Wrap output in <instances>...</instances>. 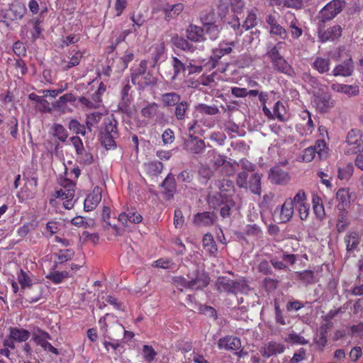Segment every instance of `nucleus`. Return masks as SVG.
Returning a JSON list of instances; mask_svg holds the SVG:
<instances>
[{"instance_id": "obj_1", "label": "nucleus", "mask_w": 363, "mask_h": 363, "mask_svg": "<svg viewBox=\"0 0 363 363\" xmlns=\"http://www.w3.org/2000/svg\"><path fill=\"white\" fill-rule=\"evenodd\" d=\"M65 174L69 177H60L59 184L61 188L56 190L53 194V198L50 199V204L55 205V199L64 200L63 206L66 209H71L74 206L73 201L75 195L76 181L81 174V169L79 167H74L69 172L67 170Z\"/></svg>"}, {"instance_id": "obj_2", "label": "nucleus", "mask_w": 363, "mask_h": 363, "mask_svg": "<svg viewBox=\"0 0 363 363\" xmlns=\"http://www.w3.org/2000/svg\"><path fill=\"white\" fill-rule=\"evenodd\" d=\"M216 289L220 293L237 295L238 294H247L250 287L245 279L233 280L227 277H218L216 282Z\"/></svg>"}, {"instance_id": "obj_3", "label": "nucleus", "mask_w": 363, "mask_h": 363, "mask_svg": "<svg viewBox=\"0 0 363 363\" xmlns=\"http://www.w3.org/2000/svg\"><path fill=\"white\" fill-rule=\"evenodd\" d=\"M143 117L142 124L147 125L162 123L164 120V113L160 108L158 104L155 102L147 103L140 111Z\"/></svg>"}, {"instance_id": "obj_4", "label": "nucleus", "mask_w": 363, "mask_h": 363, "mask_svg": "<svg viewBox=\"0 0 363 363\" xmlns=\"http://www.w3.org/2000/svg\"><path fill=\"white\" fill-rule=\"evenodd\" d=\"M105 127L100 132L101 145L107 150L114 148L116 146L115 140L119 134L117 128V121L114 119H107L104 122Z\"/></svg>"}, {"instance_id": "obj_5", "label": "nucleus", "mask_w": 363, "mask_h": 363, "mask_svg": "<svg viewBox=\"0 0 363 363\" xmlns=\"http://www.w3.org/2000/svg\"><path fill=\"white\" fill-rule=\"evenodd\" d=\"M363 152V133L357 128L351 129L345 139V153L347 155Z\"/></svg>"}, {"instance_id": "obj_6", "label": "nucleus", "mask_w": 363, "mask_h": 363, "mask_svg": "<svg viewBox=\"0 0 363 363\" xmlns=\"http://www.w3.org/2000/svg\"><path fill=\"white\" fill-rule=\"evenodd\" d=\"M267 55L269 58L274 69L286 75L292 76L294 74L293 68L279 53L277 45H274L269 50Z\"/></svg>"}, {"instance_id": "obj_7", "label": "nucleus", "mask_w": 363, "mask_h": 363, "mask_svg": "<svg viewBox=\"0 0 363 363\" xmlns=\"http://www.w3.org/2000/svg\"><path fill=\"white\" fill-rule=\"evenodd\" d=\"M316 155L320 160L327 157L328 151L325 140H318L313 146L304 149L299 158L302 162H310L315 158Z\"/></svg>"}, {"instance_id": "obj_8", "label": "nucleus", "mask_w": 363, "mask_h": 363, "mask_svg": "<svg viewBox=\"0 0 363 363\" xmlns=\"http://www.w3.org/2000/svg\"><path fill=\"white\" fill-rule=\"evenodd\" d=\"M106 90V86L101 82L97 90L91 94L90 97L81 96L79 99V103L83 108L87 109H96L99 108L102 103V95Z\"/></svg>"}, {"instance_id": "obj_9", "label": "nucleus", "mask_w": 363, "mask_h": 363, "mask_svg": "<svg viewBox=\"0 0 363 363\" xmlns=\"http://www.w3.org/2000/svg\"><path fill=\"white\" fill-rule=\"evenodd\" d=\"M191 282V290H202L210 283V277L204 271L195 270L191 274H187Z\"/></svg>"}, {"instance_id": "obj_10", "label": "nucleus", "mask_w": 363, "mask_h": 363, "mask_svg": "<svg viewBox=\"0 0 363 363\" xmlns=\"http://www.w3.org/2000/svg\"><path fill=\"white\" fill-rule=\"evenodd\" d=\"M345 2L342 0H333L320 11V17L323 22L334 18L342 9Z\"/></svg>"}, {"instance_id": "obj_11", "label": "nucleus", "mask_w": 363, "mask_h": 363, "mask_svg": "<svg viewBox=\"0 0 363 363\" xmlns=\"http://www.w3.org/2000/svg\"><path fill=\"white\" fill-rule=\"evenodd\" d=\"M258 9L255 7L248 10L247 16L242 25H240L239 18H237L236 23L233 26L234 30H238L242 27L245 30H249L258 25Z\"/></svg>"}, {"instance_id": "obj_12", "label": "nucleus", "mask_w": 363, "mask_h": 363, "mask_svg": "<svg viewBox=\"0 0 363 363\" xmlns=\"http://www.w3.org/2000/svg\"><path fill=\"white\" fill-rule=\"evenodd\" d=\"M294 213V206L292 204L291 198L286 199L284 203L281 206L280 210L278 208L274 211V216L278 214L277 220L279 223H287L293 217Z\"/></svg>"}, {"instance_id": "obj_13", "label": "nucleus", "mask_w": 363, "mask_h": 363, "mask_svg": "<svg viewBox=\"0 0 363 363\" xmlns=\"http://www.w3.org/2000/svg\"><path fill=\"white\" fill-rule=\"evenodd\" d=\"M184 148L190 154L198 155L203 153L206 150L203 140L194 135H190L184 143Z\"/></svg>"}, {"instance_id": "obj_14", "label": "nucleus", "mask_w": 363, "mask_h": 363, "mask_svg": "<svg viewBox=\"0 0 363 363\" xmlns=\"http://www.w3.org/2000/svg\"><path fill=\"white\" fill-rule=\"evenodd\" d=\"M102 189L98 186H95L92 191L87 195L84 202V208L86 211L94 210L102 198Z\"/></svg>"}, {"instance_id": "obj_15", "label": "nucleus", "mask_w": 363, "mask_h": 363, "mask_svg": "<svg viewBox=\"0 0 363 363\" xmlns=\"http://www.w3.org/2000/svg\"><path fill=\"white\" fill-rule=\"evenodd\" d=\"M314 104L320 113H327L334 107L335 101L330 94H323L315 98Z\"/></svg>"}, {"instance_id": "obj_16", "label": "nucleus", "mask_w": 363, "mask_h": 363, "mask_svg": "<svg viewBox=\"0 0 363 363\" xmlns=\"http://www.w3.org/2000/svg\"><path fill=\"white\" fill-rule=\"evenodd\" d=\"M218 347L220 350H238L241 347V341L235 336L227 335L219 339Z\"/></svg>"}, {"instance_id": "obj_17", "label": "nucleus", "mask_w": 363, "mask_h": 363, "mask_svg": "<svg viewBox=\"0 0 363 363\" xmlns=\"http://www.w3.org/2000/svg\"><path fill=\"white\" fill-rule=\"evenodd\" d=\"M269 179L276 184H284L289 182L290 177L286 171L281 169L279 167L275 166L271 168Z\"/></svg>"}, {"instance_id": "obj_18", "label": "nucleus", "mask_w": 363, "mask_h": 363, "mask_svg": "<svg viewBox=\"0 0 363 363\" xmlns=\"http://www.w3.org/2000/svg\"><path fill=\"white\" fill-rule=\"evenodd\" d=\"M354 65L352 58L337 65L333 70V75L335 77H350L352 74Z\"/></svg>"}, {"instance_id": "obj_19", "label": "nucleus", "mask_w": 363, "mask_h": 363, "mask_svg": "<svg viewBox=\"0 0 363 363\" xmlns=\"http://www.w3.org/2000/svg\"><path fill=\"white\" fill-rule=\"evenodd\" d=\"M337 209H347L351 203V194L349 188H341L336 192Z\"/></svg>"}, {"instance_id": "obj_20", "label": "nucleus", "mask_w": 363, "mask_h": 363, "mask_svg": "<svg viewBox=\"0 0 363 363\" xmlns=\"http://www.w3.org/2000/svg\"><path fill=\"white\" fill-rule=\"evenodd\" d=\"M150 52L154 62L153 67H155L158 62L163 61L166 57L164 43L158 42L155 43L150 48Z\"/></svg>"}, {"instance_id": "obj_21", "label": "nucleus", "mask_w": 363, "mask_h": 363, "mask_svg": "<svg viewBox=\"0 0 363 363\" xmlns=\"http://www.w3.org/2000/svg\"><path fill=\"white\" fill-rule=\"evenodd\" d=\"M118 220L124 225H128V223L138 224L143 220L142 216L133 210H128L119 214Z\"/></svg>"}, {"instance_id": "obj_22", "label": "nucleus", "mask_w": 363, "mask_h": 363, "mask_svg": "<svg viewBox=\"0 0 363 363\" xmlns=\"http://www.w3.org/2000/svg\"><path fill=\"white\" fill-rule=\"evenodd\" d=\"M216 219V216L213 212L205 211L197 213L194 218V223L198 226L211 225Z\"/></svg>"}, {"instance_id": "obj_23", "label": "nucleus", "mask_w": 363, "mask_h": 363, "mask_svg": "<svg viewBox=\"0 0 363 363\" xmlns=\"http://www.w3.org/2000/svg\"><path fill=\"white\" fill-rule=\"evenodd\" d=\"M51 339L50 335L39 328H37L33 332V340L37 344L40 346L44 350H46V346L50 345V342L48 341Z\"/></svg>"}, {"instance_id": "obj_24", "label": "nucleus", "mask_w": 363, "mask_h": 363, "mask_svg": "<svg viewBox=\"0 0 363 363\" xmlns=\"http://www.w3.org/2000/svg\"><path fill=\"white\" fill-rule=\"evenodd\" d=\"M342 28L339 25H335L328 28L323 33H319L320 40L323 43L328 40H335L342 35Z\"/></svg>"}, {"instance_id": "obj_25", "label": "nucleus", "mask_w": 363, "mask_h": 363, "mask_svg": "<svg viewBox=\"0 0 363 363\" xmlns=\"http://www.w3.org/2000/svg\"><path fill=\"white\" fill-rule=\"evenodd\" d=\"M186 38L193 42H201L205 40L203 28L190 24L186 29Z\"/></svg>"}, {"instance_id": "obj_26", "label": "nucleus", "mask_w": 363, "mask_h": 363, "mask_svg": "<svg viewBox=\"0 0 363 363\" xmlns=\"http://www.w3.org/2000/svg\"><path fill=\"white\" fill-rule=\"evenodd\" d=\"M132 82L138 85L140 89H144L145 87L150 85H155L157 83V79L153 75L149 72L144 75H136L132 77Z\"/></svg>"}, {"instance_id": "obj_27", "label": "nucleus", "mask_w": 363, "mask_h": 363, "mask_svg": "<svg viewBox=\"0 0 363 363\" xmlns=\"http://www.w3.org/2000/svg\"><path fill=\"white\" fill-rule=\"evenodd\" d=\"M54 256L55 259L54 267L57 268L60 265L71 260L74 256V252L72 249L60 250L54 253Z\"/></svg>"}, {"instance_id": "obj_28", "label": "nucleus", "mask_w": 363, "mask_h": 363, "mask_svg": "<svg viewBox=\"0 0 363 363\" xmlns=\"http://www.w3.org/2000/svg\"><path fill=\"white\" fill-rule=\"evenodd\" d=\"M161 186L164 189V194H165L169 199L172 198L177 188L174 176L170 173L168 174L164 180L162 182Z\"/></svg>"}, {"instance_id": "obj_29", "label": "nucleus", "mask_w": 363, "mask_h": 363, "mask_svg": "<svg viewBox=\"0 0 363 363\" xmlns=\"http://www.w3.org/2000/svg\"><path fill=\"white\" fill-rule=\"evenodd\" d=\"M288 15L291 21L289 23V30L291 37L294 39H298L303 34V30L301 26V23L295 15L291 12H289Z\"/></svg>"}, {"instance_id": "obj_30", "label": "nucleus", "mask_w": 363, "mask_h": 363, "mask_svg": "<svg viewBox=\"0 0 363 363\" xmlns=\"http://www.w3.org/2000/svg\"><path fill=\"white\" fill-rule=\"evenodd\" d=\"M184 6L182 3L175 4L171 6H166L162 9L164 13V19L170 21L172 19L176 18L184 10Z\"/></svg>"}, {"instance_id": "obj_31", "label": "nucleus", "mask_w": 363, "mask_h": 363, "mask_svg": "<svg viewBox=\"0 0 363 363\" xmlns=\"http://www.w3.org/2000/svg\"><path fill=\"white\" fill-rule=\"evenodd\" d=\"M203 247L210 256H216L218 248L216 241L211 233H206L203 235L202 240Z\"/></svg>"}, {"instance_id": "obj_32", "label": "nucleus", "mask_w": 363, "mask_h": 363, "mask_svg": "<svg viewBox=\"0 0 363 363\" xmlns=\"http://www.w3.org/2000/svg\"><path fill=\"white\" fill-rule=\"evenodd\" d=\"M83 57V53L79 50L76 51L70 57L69 60H62L60 62L61 68L63 71H67L69 69L79 65L81 60Z\"/></svg>"}, {"instance_id": "obj_33", "label": "nucleus", "mask_w": 363, "mask_h": 363, "mask_svg": "<svg viewBox=\"0 0 363 363\" xmlns=\"http://www.w3.org/2000/svg\"><path fill=\"white\" fill-rule=\"evenodd\" d=\"M26 13L23 6L19 4H13L6 11V17L11 21L21 20Z\"/></svg>"}, {"instance_id": "obj_34", "label": "nucleus", "mask_w": 363, "mask_h": 363, "mask_svg": "<svg viewBox=\"0 0 363 363\" xmlns=\"http://www.w3.org/2000/svg\"><path fill=\"white\" fill-rule=\"evenodd\" d=\"M30 336V333L23 328H10L9 337L18 342H26Z\"/></svg>"}, {"instance_id": "obj_35", "label": "nucleus", "mask_w": 363, "mask_h": 363, "mask_svg": "<svg viewBox=\"0 0 363 363\" xmlns=\"http://www.w3.org/2000/svg\"><path fill=\"white\" fill-rule=\"evenodd\" d=\"M330 60L329 57H317L314 60L312 67L320 74H324L330 70Z\"/></svg>"}, {"instance_id": "obj_36", "label": "nucleus", "mask_w": 363, "mask_h": 363, "mask_svg": "<svg viewBox=\"0 0 363 363\" xmlns=\"http://www.w3.org/2000/svg\"><path fill=\"white\" fill-rule=\"evenodd\" d=\"M189 110V104L186 101H179L174 106V114L179 121H184Z\"/></svg>"}, {"instance_id": "obj_37", "label": "nucleus", "mask_w": 363, "mask_h": 363, "mask_svg": "<svg viewBox=\"0 0 363 363\" xmlns=\"http://www.w3.org/2000/svg\"><path fill=\"white\" fill-rule=\"evenodd\" d=\"M234 45V42L220 43L218 48L213 50V57L216 60H219L223 56L230 53Z\"/></svg>"}, {"instance_id": "obj_38", "label": "nucleus", "mask_w": 363, "mask_h": 363, "mask_svg": "<svg viewBox=\"0 0 363 363\" xmlns=\"http://www.w3.org/2000/svg\"><path fill=\"white\" fill-rule=\"evenodd\" d=\"M345 242L346 243L347 251L355 250L360 242L359 233L356 231L348 233L345 237Z\"/></svg>"}, {"instance_id": "obj_39", "label": "nucleus", "mask_w": 363, "mask_h": 363, "mask_svg": "<svg viewBox=\"0 0 363 363\" xmlns=\"http://www.w3.org/2000/svg\"><path fill=\"white\" fill-rule=\"evenodd\" d=\"M247 188L254 194L260 195L261 194V175L258 173L252 174L247 182Z\"/></svg>"}, {"instance_id": "obj_40", "label": "nucleus", "mask_w": 363, "mask_h": 363, "mask_svg": "<svg viewBox=\"0 0 363 363\" xmlns=\"http://www.w3.org/2000/svg\"><path fill=\"white\" fill-rule=\"evenodd\" d=\"M145 171L150 176H158L162 173L163 169V164L160 161H152L145 163Z\"/></svg>"}, {"instance_id": "obj_41", "label": "nucleus", "mask_w": 363, "mask_h": 363, "mask_svg": "<svg viewBox=\"0 0 363 363\" xmlns=\"http://www.w3.org/2000/svg\"><path fill=\"white\" fill-rule=\"evenodd\" d=\"M181 100V96L175 92H167L161 95V101L166 107L174 106Z\"/></svg>"}, {"instance_id": "obj_42", "label": "nucleus", "mask_w": 363, "mask_h": 363, "mask_svg": "<svg viewBox=\"0 0 363 363\" xmlns=\"http://www.w3.org/2000/svg\"><path fill=\"white\" fill-rule=\"evenodd\" d=\"M284 350L285 346L283 344L276 342H270L264 349V355L269 357L277 354L283 353Z\"/></svg>"}, {"instance_id": "obj_43", "label": "nucleus", "mask_w": 363, "mask_h": 363, "mask_svg": "<svg viewBox=\"0 0 363 363\" xmlns=\"http://www.w3.org/2000/svg\"><path fill=\"white\" fill-rule=\"evenodd\" d=\"M222 80L220 74L213 72L211 74L203 75L201 77V84L204 86H208L210 88H216L218 82Z\"/></svg>"}, {"instance_id": "obj_44", "label": "nucleus", "mask_w": 363, "mask_h": 363, "mask_svg": "<svg viewBox=\"0 0 363 363\" xmlns=\"http://www.w3.org/2000/svg\"><path fill=\"white\" fill-rule=\"evenodd\" d=\"M273 114L274 119L277 118L279 121H287L289 117L286 116V110L284 104L278 101L275 103L273 107Z\"/></svg>"}, {"instance_id": "obj_45", "label": "nucleus", "mask_w": 363, "mask_h": 363, "mask_svg": "<svg viewBox=\"0 0 363 363\" xmlns=\"http://www.w3.org/2000/svg\"><path fill=\"white\" fill-rule=\"evenodd\" d=\"M69 277L67 271H53L46 275V278L50 280L53 284H58L63 281L64 279Z\"/></svg>"}, {"instance_id": "obj_46", "label": "nucleus", "mask_w": 363, "mask_h": 363, "mask_svg": "<svg viewBox=\"0 0 363 363\" xmlns=\"http://www.w3.org/2000/svg\"><path fill=\"white\" fill-rule=\"evenodd\" d=\"M172 65L174 69V74L172 77V79L178 77L181 74H184L187 69L185 65L177 57H173L172 60Z\"/></svg>"}, {"instance_id": "obj_47", "label": "nucleus", "mask_w": 363, "mask_h": 363, "mask_svg": "<svg viewBox=\"0 0 363 363\" xmlns=\"http://www.w3.org/2000/svg\"><path fill=\"white\" fill-rule=\"evenodd\" d=\"M298 280L306 285L312 284L316 282L314 273L311 270H303L297 274Z\"/></svg>"}, {"instance_id": "obj_48", "label": "nucleus", "mask_w": 363, "mask_h": 363, "mask_svg": "<svg viewBox=\"0 0 363 363\" xmlns=\"http://www.w3.org/2000/svg\"><path fill=\"white\" fill-rule=\"evenodd\" d=\"M17 279L21 289H25L26 287L30 288L33 286V281L28 273L24 272L23 269H21L17 274Z\"/></svg>"}, {"instance_id": "obj_49", "label": "nucleus", "mask_w": 363, "mask_h": 363, "mask_svg": "<svg viewBox=\"0 0 363 363\" xmlns=\"http://www.w3.org/2000/svg\"><path fill=\"white\" fill-rule=\"evenodd\" d=\"M340 213L338 214L337 223L336 225L337 230L338 232H342L345 230V228L348 225L347 222V209H338Z\"/></svg>"}, {"instance_id": "obj_50", "label": "nucleus", "mask_w": 363, "mask_h": 363, "mask_svg": "<svg viewBox=\"0 0 363 363\" xmlns=\"http://www.w3.org/2000/svg\"><path fill=\"white\" fill-rule=\"evenodd\" d=\"M76 101V97L71 93H67L61 96L57 101H55L52 106L57 109L62 108L67 102H74Z\"/></svg>"}, {"instance_id": "obj_51", "label": "nucleus", "mask_w": 363, "mask_h": 363, "mask_svg": "<svg viewBox=\"0 0 363 363\" xmlns=\"http://www.w3.org/2000/svg\"><path fill=\"white\" fill-rule=\"evenodd\" d=\"M196 111L202 115L214 116L219 113V108L216 106H209L205 104H199Z\"/></svg>"}, {"instance_id": "obj_52", "label": "nucleus", "mask_w": 363, "mask_h": 363, "mask_svg": "<svg viewBox=\"0 0 363 363\" xmlns=\"http://www.w3.org/2000/svg\"><path fill=\"white\" fill-rule=\"evenodd\" d=\"M354 167L352 164H347L341 167H338L337 177L341 180H348L353 174Z\"/></svg>"}, {"instance_id": "obj_53", "label": "nucleus", "mask_w": 363, "mask_h": 363, "mask_svg": "<svg viewBox=\"0 0 363 363\" xmlns=\"http://www.w3.org/2000/svg\"><path fill=\"white\" fill-rule=\"evenodd\" d=\"M313 209L316 217L322 220L325 215V208L319 197L313 198Z\"/></svg>"}, {"instance_id": "obj_54", "label": "nucleus", "mask_w": 363, "mask_h": 363, "mask_svg": "<svg viewBox=\"0 0 363 363\" xmlns=\"http://www.w3.org/2000/svg\"><path fill=\"white\" fill-rule=\"evenodd\" d=\"M53 135L62 142H65L68 137V133L65 127L59 123H55L52 126Z\"/></svg>"}, {"instance_id": "obj_55", "label": "nucleus", "mask_w": 363, "mask_h": 363, "mask_svg": "<svg viewBox=\"0 0 363 363\" xmlns=\"http://www.w3.org/2000/svg\"><path fill=\"white\" fill-rule=\"evenodd\" d=\"M102 114L99 112H94L86 115V124L89 131L95 125L98 124L101 118Z\"/></svg>"}, {"instance_id": "obj_56", "label": "nucleus", "mask_w": 363, "mask_h": 363, "mask_svg": "<svg viewBox=\"0 0 363 363\" xmlns=\"http://www.w3.org/2000/svg\"><path fill=\"white\" fill-rule=\"evenodd\" d=\"M104 228L107 231V238L109 240H113L114 238L121 235L124 232L123 229L118 227L116 225H112L111 224V226L106 225Z\"/></svg>"}, {"instance_id": "obj_57", "label": "nucleus", "mask_w": 363, "mask_h": 363, "mask_svg": "<svg viewBox=\"0 0 363 363\" xmlns=\"http://www.w3.org/2000/svg\"><path fill=\"white\" fill-rule=\"evenodd\" d=\"M157 354V352L152 346L147 345L143 346V356L147 362L150 363L154 361Z\"/></svg>"}, {"instance_id": "obj_58", "label": "nucleus", "mask_w": 363, "mask_h": 363, "mask_svg": "<svg viewBox=\"0 0 363 363\" xmlns=\"http://www.w3.org/2000/svg\"><path fill=\"white\" fill-rule=\"evenodd\" d=\"M77 161L83 164L84 165H89L93 163L94 162V157L92 154L89 152L86 151L85 149L82 151L80 153H77Z\"/></svg>"}, {"instance_id": "obj_59", "label": "nucleus", "mask_w": 363, "mask_h": 363, "mask_svg": "<svg viewBox=\"0 0 363 363\" xmlns=\"http://www.w3.org/2000/svg\"><path fill=\"white\" fill-rule=\"evenodd\" d=\"M69 128L76 134L84 135L86 133V127L81 124L77 119H72L69 123Z\"/></svg>"}, {"instance_id": "obj_60", "label": "nucleus", "mask_w": 363, "mask_h": 363, "mask_svg": "<svg viewBox=\"0 0 363 363\" xmlns=\"http://www.w3.org/2000/svg\"><path fill=\"white\" fill-rule=\"evenodd\" d=\"M130 19L133 22V29L135 32L138 31L136 27H141L146 21L145 16L141 11H138L133 13L131 16Z\"/></svg>"}, {"instance_id": "obj_61", "label": "nucleus", "mask_w": 363, "mask_h": 363, "mask_svg": "<svg viewBox=\"0 0 363 363\" xmlns=\"http://www.w3.org/2000/svg\"><path fill=\"white\" fill-rule=\"evenodd\" d=\"M270 34L279 36L281 40H286L288 37L286 30L279 23L270 28Z\"/></svg>"}, {"instance_id": "obj_62", "label": "nucleus", "mask_w": 363, "mask_h": 363, "mask_svg": "<svg viewBox=\"0 0 363 363\" xmlns=\"http://www.w3.org/2000/svg\"><path fill=\"white\" fill-rule=\"evenodd\" d=\"M33 26V30L31 31L32 38L33 41L38 39L42 33V28L40 26L41 21L39 19L34 18L30 21Z\"/></svg>"}, {"instance_id": "obj_63", "label": "nucleus", "mask_w": 363, "mask_h": 363, "mask_svg": "<svg viewBox=\"0 0 363 363\" xmlns=\"http://www.w3.org/2000/svg\"><path fill=\"white\" fill-rule=\"evenodd\" d=\"M206 33L209 35L211 39L214 40L218 38L219 33L218 26L215 23H206L204 26Z\"/></svg>"}, {"instance_id": "obj_64", "label": "nucleus", "mask_w": 363, "mask_h": 363, "mask_svg": "<svg viewBox=\"0 0 363 363\" xmlns=\"http://www.w3.org/2000/svg\"><path fill=\"white\" fill-rule=\"evenodd\" d=\"M342 94H345L348 97L356 96L359 94V87L357 84H345L343 88Z\"/></svg>"}]
</instances>
